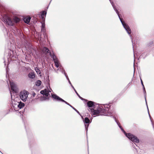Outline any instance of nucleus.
Segmentation results:
<instances>
[{
    "instance_id": "1",
    "label": "nucleus",
    "mask_w": 154,
    "mask_h": 154,
    "mask_svg": "<svg viewBox=\"0 0 154 154\" xmlns=\"http://www.w3.org/2000/svg\"><path fill=\"white\" fill-rule=\"evenodd\" d=\"M85 101L87 102V106L89 108L93 115L96 116H109L112 114V112L110 110L111 106V103L102 104L99 106L97 109L96 110L94 109L96 104L95 103L87 100V101Z\"/></svg>"
},
{
    "instance_id": "2",
    "label": "nucleus",
    "mask_w": 154,
    "mask_h": 154,
    "mask_svg": "<svg viewBox=\"0 0 154 154\" xmlns=\"http://www.w3.org/2000/svg\"><path fill=\"white\" fill-rule=\"evenodd\" d=\"M0 19L6 24L10 26H13L20 21V19L16 16H14L10 17L8 14H0Z\"/></svg>"
},
{
    "instance_id": "3",
    "label": "nucleus",
    "mask_w": 154,
    "mask_h": 154,
    "mask_svg": "<svg viewBox=\"0 0 154 154\" xmlns=\"http://www.w3.org/2000/svg\"><path fill=\"white\" fill-rule=\"evenodd\" d=\"M119 128L125 136L135 145V143H138L140 142V140L136 136L131 133H126L121 126H119Z\"/></svg>"
},
{
    "instance_id": "4",
    "label": "nucleus",
    "mask_w": 154,
    "mask_h": 154,
    "mask_svg": "<svg viewBox=\"0 0 154 154\" xmlns=\"http://www.w3.org/2000/svg\"><path fill=\"white\" fill-rule=\"evenodd\" d=\"M51 95L52 97L53 98L59 102H61L64 103L66 104H67V105H69L70 107H71L72 109H73L78 114H79L80 116H81L80 112L75 108L74 107L72 106L69 103H68V102L63 100V99L60 97L59 96H57V95L55 94H51Z\"/></svg>"
},
{
    "instance_id": "5",
    "label": "nucleus",
    "mask_w": 154,
    "mask_h": 154,
    "mask_svg": "<svg viewBox=\"0 0 154 154\" xmlns=\"http://www.w3.org/2000/svg\"><path fill=\"white\" fill-rule=\"evenodd\" d=\"M81 116L83 119V122L85 124V131H86V134H87L88 127L89 126V124L91 122L92 119V118H91V119H90L86 117L84 119L83 116L81 115Z\"/></svg>"
},
{
    "instance_id": "6",
    "label": "nucleus",
    "mask_w": 154,
    "mask_h": 154,
    "mask_svg": "<svg viewBox=\"0 0 154 154\" xmlns=\"http://www.w3.org/2000/svg\"><path fill=\"white\" fill-rule=\"evenodd\" d=\"M29 92L27 91L24 90L21 91L20 93V97L22 100L25 102L27 99Z\"/></svg>"
},
{
    "instance_id": "7",
    "label": "nucleus",
    "mask_w": 154,
    "mask_h": 154,
    "mask_svg": "<svg viewBox=\"0 0 154 154\" xmlns=\"http://www.w3.org/2000/svg\"><path fill=\"white\" fill-rule=\"evenodd\" d=\"M123 26L124 28L127 31L130 37L131 38V42L132 43L133 51H134V45L133 41V40L132 37L131 35H130L131 33V30L130 29V27H129L128 25L126 23H125L124 24V25H123Z\"/></svg>"
},
{
    "instance_id": "8",
    "label": "nucleus",
    "mask_w": 154,
    "mask_h": 154,
    "mask_svg": "<svg viewBox=\"0 0 154 154\" xmlns=\"http://www.w3.org/2000/svg\"><path fill=\"white\" fill-rule=\"evenodd\" d=\"M10 86L11 90L15 93L17 92V88L15 83L13 82H10Z\"/></svg>"
},
{
    "instance_id": "9",
    "label": "nucleus",
    "mask_w": 154,
    "mask_h": 154,
    "mask_svg": "<svg viewBox=\"0 0 154 154\" xmlns=\"http://www.w3.org/2000/svg\"><path fill=\"white\" fill-rule=\"evenodd\" d=\"M51 91L45 89L40 91V93L43 96H45L46 97H48L50 95L49 92H51Z\"/></svg>"
},
{
    "instance_id": "10",
    "label": "nucleus",
    "mask_w": 154,
    "mask_h": 154,
    "mask_svg": "<svg viewBox=\"0 0 154 154\" xmlns=\"http://www.w3.org/2000/svg\"><path fill=\"white\" fill-rule=\"evenodd\" d=\"M14 51L10 49H8V59L9 58L11 59L14 57L13 53Z\"/></svg>"
},
{
    "instance_id": "11",
    "label": "nucleus",
    "mask_w": 154,
    "mask_h": 154,
    "mask_svg": "<svg viewBox=\"0 0 154 154\" xmlns=\"http://www.w3.org/2000/svg\"><path fill=\"white\" fill-rule=\"evenodd\" d=\"M140 81H141V83L143 87V93H144L145 99V100H146V92L145 88L144 85H143V81L140 78Z\"/></svg>"
},
{
    "instance_id": "12",
    "label": "nucleus",
    "mask_w": 154,
    "mask_h": 154,
    "mask_svg": "<svg viewBox=\"0 0 154 154\" xmlns=\"http://www.w3.org/2000/svg\"><path fill=\"white\" fill-rule=\"evenodd\" d=\"M114 10L116 12V14L118 15V17L119 19V20L122 24V25H123L125 23V22L124 21H123V19L121 18V17H120V15L119 13V12L118 11V10L116 8H115V9Z\"/></svg>"
},
{
    "instance_id": "13",
    "label": "nucleus",
    "mask_w": 154,
    "mask_h": 154,
    "mask_svg": "<svg viewBox=\"0 0 154 154\" xmlns=\"http://www.w3.org/2000/svg\"><path fill=\"white\" fill-rule=\"evenodd\" d=\"M47 12L45 11H43L41 12V16L42 21L45 20V17L46 15Z\"/></svg>"
},
{
    "instance_id": "14",
    "label": "nucleus",
    "mask_w": 154,
    "mask_h": 154,
    "mask_svg": "<svg viewBox=\"0 0 154 154\" xmlns=\"http://www.w3.org/2000/svg\"><path fill=\"white\" fill-rule=\"evenodd\" d=\"M49 55L51 56V57L52 58L54 61V62L55 61L57 60H58V58L56 57V56L54 54V53L52 54L51 52H49Z\"/></svg>"
},
{
    "instance_id": "15",
    "label": "nucleus",
    "mask_w": 154,
    "mask_h": 154,
    "mask_svg": "<svg viewBox=\"0 0 154 154\" xmlns=\"http://www.w3.org/2000/svg\"><path fill=\"white\" fill-rule=\"evenodd\" d=\"M42 51L43 53H45V54L48 53L49 54V52H50L49 49L46 47H44L42 49Z\"/></svg>"
},
{
    "instance_id": "16",
    "label": "nucleus",
    "mask_w": 154,
    "mask_h": 154,
    "mask_svg": "<svg viewBox=\"0 0 154 154\" xmlns=\"http://www.w3.org/2000/svg\"><path fill=\"white\" fill-rule=\"evenodd\" d=\"M18 104L17 105V106L20 109L22 108L25 106V105L24 103L21 102V101H20L19 102H18Z\"/></svg>"
},
{
    "instance_id": "17",
    "label": "nucleus",
    "mask_w": 154,
    "mask_h": 154,
    "mask_svg": "<svg viewBox=\"0 0 154 154\" xmlns=\"http://www.w3.org/2000/svg\"><path fill=\"white\" fill-rule=\"evenodd\" d=\"M28 76L29 78L32 79H34L35 77V74L34 72H29L28 74Z\"/></svg>"
},
{
    "instance_id": "18",
    "label": "nucleus",
    "mask_w": 154,
    "mask_h": 154,
    "mask_svg": "<svg viewBox=\"0 0 154 154\" xmlns=\"http://www.w3.org/2000/svg\"><path fill=\"white\" fill-rule=\"evenodd\" d=\"M31 19V18L30 17H27L24 19V21L26 23L28 24L30 22Z\"/></svg>"
},
{
    "instance_id": "19",
    "label": "nucleus",
    "mask_w": 154,
    "mask_h": 154,
    "mask_svg": "<svg viewBox=\"0 0 154 154\" xmlns=\"http://www.w3.org/2000/svg\"><path fill=\"white\" fill-rule=\"evenodd\" d=\"M40 100L42 101L46 100H49V97H46V96H42L40 98Z\"/></svg>"
},
{
    "instance_id": "20",
    "label": "nucleus",
    "mask_w": 154,
    "mask_h": 154,
    "mask_svg": "<svg viewBox=\"0 0 154 154\" xmlns=\"http://www.w3.org/2000/svg\"><path fill=\"white\" fill-rule=\"evenodd\" d=\"M42 83V82L40 80H38L35 82V85L38 87L40 86Z\"/></svg>"
},
{
    "instance_id": "21",
    "label": "nucleus",
    "mask_w": 154,
    "mask_h": 154,
    "mask_svg": "<svg viewBox=\"0 0 154 154\" xmlns=\"http://www.w3.org/2000/svg\"><path fill=\"white\" fill-rule=\"evenodd\" d=\"M35 70L38 74L40 75L41 74V72L40 70L37 67H35Z\"/></svg>"
},
{
    "instance_id": "22",
    "label": "nucleus",
    "mask_w": 154,
    "mask_h": 154,
    "mask_svg": "<svg viewBox=\"0 0 154 154\" xmlns=\"http://www.w3.org/2000/svg\"><path fill=\"white\" fill-rule=\"evenodd\" d=\"M75 93L76 94H77V95L78 96V97H79V98L81 99V100H84V101H87V99H85L83 98L82 97H81L80 95H79V94H78V93H77V91H76V90L75 91Z\"/></svg>"
},
{
    "instance_id": "23",
    "label": "nucleus",
    "mask_w": 154,
    "mask_h": 154,
    "mask_svg": "<svg viewBox=\"0 0 154 154\" xmlns=\"http://www.w3.org/2000/svg\"><path fill=\"white\" fill-rule=\"evenodd\" d=\"M41 31L43 32V35H44V36L45 37V36L46 35V29H45V28H41Z\"/></svg>"
},
{
    "instance_id": "24",
    "label": "nucleus",
    "mask_w": 154,
    "mask_h": 154,
    "mask_svg": "<svg viewBox=\"0 0 154 154\" xmlns=\"http://www.w3.org/2000/svg\"><path fill=\"white\" fill-rule=\"evenodd\" d=\"M41 23L42 24L41 28H45V20L42 21L41 22Z\"/></svg>"
},
{
    "instance_id": "25",
    "label": "nucleus",
    "mask_w": 154,
    "mask_h": 154,
    "mask_svg": "<svg viewBox=\"0 0 154 154\" xmlns=\"http://www.w3.org/2000/svg\"><path fill=\"white\" fill-rule=\"evenodd\" d=\"M54 62L55 63V66L57 68L59 67V62L58 60H57L54 61Z\"/></svg>"
},
{
    "instance_id": "26",
    "label": "nucleus",
    "mask_w": 154,
    "mask_h": 154,
    "mask_svg": "<svg viewBox=\"0 0 154 154\" xmlns=\"http://www.w3.org/2000/svg\"><path fill=\"white\" fill-rule=\"evenodd\" d=\"M59 70L63 74H65L66 73L65 69L62 67V68L60 67Z\"/></svg>"
},
{
    "instance_id": "27",
    "label": "nucleus",
    "mask_w": 154,
    "mask_h": 154,
    "mask_svg": "<svg viewBox=\"0 0 154 154\" xmlns=\"http://www.w3.org/2000/svg\"><path fill=\"white\" fill-rule=\"evenodd\" d=\"M132 83V81H131V82H130L128 85H127L125 88H124V90H127L128 88L130 86V85H131V84Z\"/></svg>"
},
{
    "instance_id": "28",
    "label": "nucleus",
    "mask_w": 154,
    "mask_h": 154,
    "mask_svg": "<svg viewBox=\"0 0 154 154\" xmlns=\"http://www.w3.org/2000/svg\"><path fill=\"white\" fill-rule=\"evenodd\" d=\"M109 0L110 1V2L112 5V6L113 7V8L114 10H115V8H116V7L114 5V4L113 2H112L111 1V0Z\"/></svg>"
},
{
    "instance_id": "29",
    "label": "nucleus",
    "mask_w": 154,
    "mask_h": 154,
    "mask_svg": "<svg viewBox=\"0 0 154 154\" xmlns=\"http://www.w3.org/2000/svg\"><path fill=\"white\" fill-rule=\"evenodd\" d=\"M111 116L112 117L114 118V120H115V121L116 122V123L117 124V125H118V124H119V122H118V121H117L116 120L115 117L114 116Z\"/></svg>"
},
{
    "instance_id": "30",
    "label": "nucleus",
    "mask_w": 154,
    "mask_h": 154,
    "mask_svg": "<svg viewBox=\"0 0 154 154\" xmlns=\"http://www.w3.org/2000/svg\"><path fill=\"white\" fill-rule=\"evenodd\" d=\"M64 75H65V76H66V79H67V80H69V79L68 76V75H67V74L66 73L65 74H64Z\"/></svg>"
},
{
    "instance_id": "31",
    "label": "nucleus",
    "mask_w": 154,
    "mask_h": 154,
    "mask_svg": "<svg viewBox=\"0 0 154 154\" xmlns=\"http://www.w3.org/2000/svg\"><path fill=\"white\" fill-rule=\"evenodd\" d=\"M153 43V42H150L148 44V45L149 46H150V45H152Z\"/></svg>"
},
{
    "instance_id": "32",
    "label": "nucleus",
    "mask_w": 154,
    "mask_h": 154,
    "mask_svg": "<svg viewBox=\"0 0 154 154\" xmlns=\"http://www.w3.org/2000/svg\"><path fill=\"white\" fill-rule=\"evenodd\" d=\"M36 94L33 91L32 93V95L33 97H34L35 95Z\"/></svg>"
},
{
    "instance_id": "33",
    "label": "nucleus",
    "mask_w": 154,
    "mask_h": 154,
    "mask_svg": "<svg viewBox=\"0 0 154 154\" xmlns=\"http://www.w3.org/2000/svg\"><path fill=\"white\" fill-rule=\"evenodd\" d=\"M71 86L72 87V88L73 89L74 91H76L75 89L74 88V87L72 85H71Z\"/></svg>"
},
{
    "instance_id": "34",
    "label": "nucleus",
    "mask_w": 154,
    "mask_h": 154,
    "mask_svg": "<svg viewBox=\"0 0 154 154\" xmlns=\"http://www.w3.org/2000/svg\"><path fill=\"white\" fill-rule=\"evenodd\" d=\"M145 101H146V106H147V110H149V109H148V106H147V102H146V100H145Z\"/></svg>"
},
{
    "instance_id": "35",
    "label": "nucleus",
    "mask_w": 154,
    "mask_h": 154,
    "mask_svg": "<svg viewBox=\"0 0 154 154\" xmlns=\"http://www.w3.org/2000/svg\"><path fill=\"white\" fill-rule=\"evenodd\" d=\"M68 80V82H69V84H70V85H72L69 79V80Z\"/></svg>"
},
{
    "instance_id": "36",
    "label": "nucleus",
    "mask_w": 154,
    "mask_h": 154,
    "mask_svg": "<svg viewBox=\"0 0 154 154\" xmlns=\"http://www.w3.org/2000/svg\"><path fill=\"white\" fill-rule=\"evenodd\" d=\"M149 114V118H150V120H151V122H152V121L151 119V116H150V115L149 113V114Z\"/></svg>"
},
{
    "instance_id": "37",
    "label": "nucleus",
    "mask_w": 154,
    "mask_h": 154,
    "mask_svg": "<svg viewBox=\"0 0 154 154\" xmlns=\"http://www.w3.org/2000/svg\"><path fill=\"white\" fill-rule=\"evenodd\" d=\"M118 126H119H119H121L120 123H119V124H118Z\"/></svg>"
},
{
    "instance_id": "38",
    "label": "nucleus",
    "mask_w": 154,
    "mask_h": 154,
    "mask_svg": "<svg viewBox=\"0 0 154 154\" xmlns=\"http://www.w3.org/2000/svg\"><path fill=\"white\" fill-rule=\"evenodd\" d=\"M133 148L135 149H136V148L135 147V146H133Z\"/></svg>"
},
{
    "instance_id": "39",
    "label": "nucleus",
    "mask_w": 154,
    "mask_h": 154,
    "mask_svg": "<svg viewBox=\"0 0 154 154\" xmlns=\"http://www.w3.org/2000/svg\"><path fill=\"white\" fill-rule=\"evenodd\" d=\"M48 82H49V75H48Z\"/></svg>"
},
{
    "instance_id": "40",
    "label": "nucleus",
    "mask_w": 154,
    "mask_h": 154,
    "mask_svg": "<svg viewBox=\"0 0 154 154\" xmlns=\"http://www.w3.org/2000/svg\"><path fill=\"white\" fill-rule=\"evenodd\" d=\"M25 128L26 130V131H27V129H26V126H25Z\"/></svg>"
},
{
    "instance_id": "41",
    "label": "nucleus",
    "mask_w": 154,
    "mask_h": 154,
    "mask_svg": "<svg viewBox=\"0 0 154 154\" xmlns=\"http://www.w3.org/2000/svg\"><path fill=\"white\" fill-rule=\"evenodd\" d=\"M26 108H25V109H24V112H22L23 113V112L25 111V110H26Z\"/></svg>"
},
{
    "instance_id": "42",
    "label": "nucleus",
    "mask_w": 154,
    "mask_h": 154,
    "mask_svg": "<svg viewBox=\"0 0 154 154\" xmlns=\"http://www.w3.org/2000/svg\"><path fill=\"white\" fill-rule=\"evenodd\" d=\"M4 63H4L5 65V66H6V64L5 63V61H4Z\"/></svg>"
},
{
    "instance_id": "43",
    "label": "nucleus",
    "mask_w": 154,
    "mask_h": 154,
    "mask_svg": "<svg viewBox=\"0 0 154 154\" xmlns=\"http://www.w3.org/2000/svg\"><path fill=\"white\" fill-rule=\"evenodd\" d=\"M147 111H148V114L149 113V110H147Z\"/></svg>"
},
{
    "instance_id": "44",
    "label": "nucleus",
    "mask_w": 154,
    "mask_h": 154,
    "mask_svg": "<svg viewBox=\"0 0 154 154\" xmlns=\"http://www.w3.org/2000/svg\"><path fill=\"white\" fill-rule=\"evenodd\" d=\"M134 76V75H133V76Z\"/></svg>"
}]
</instances>
